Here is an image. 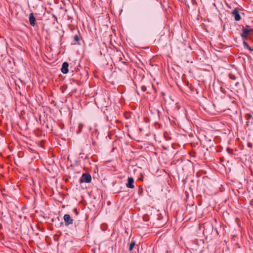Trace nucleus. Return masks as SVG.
<instances>
[{
  "mask_svg": "<svg viewBox=\"0 0 253 253\" xmlns=\"http://www.w3.org/2000/svg\"><path fill=\"white\" fill-rule=\"evenodd\" d=\"M91 181V176L88 173H83L80 179V182L81 183L85 182L89 183Z\"/></svg>",
  "mask_w": 253,
  "mask_h": 253,
  "instance_id": "f257e3e1",
  "label": "nucleus"
},
{
  "mask_svg": "<svg viewBox=\"0 0 253 253\" xmlns=\"http://www.w3.org/2000/svg\"><path fill=\"white\" fill-rule=\"evenodd\" d=\"M250 27L249 26H246V27H243L242 29V33L241 36L243 38H247L250 34L251 31H253L252 29H249Z\"/></svg>",
  "mask_w": 253,
  "mask_h": 253,
  "instance_id": "f03ea898",
  "label": "nucleus"
},
{
  "mask_svg": "<svg viewBox=\"0 0 253 253\" xmlns=\"http://www.w3.org/2000/svg\"><path fill=\"white\" fill-rule=\"evenodd\" d=\"M63 219L66 226H69L73 223V219L71 218L69 214H65L63 216Z\"/></svg>",
  "mask_w": 253,
  "mask_h": 253,
  "instance_id": "7ed1b4c3",
  "label": "nucleus"
},
{
  "mask_svg": "<svg viewBox=\"0 0 253 253\" xmlns=\"http://www.w3.org/2000/svg\"><path fill=\"white\" fill-rule=\"evenodd\" d=\"M117 59L118 60L124 64L126 63V60L125 59V56L122 52L117 51Z\"/></svg>",
  "mask_w": 253,
  "mask_h": 253,
  "instance_id": "20e7f679",
  "label": "nucleus"
},
{
  "mask_svg": "<svg viewBox=\"0 0 253 253\" xmlns=\"http://www.w3.org/2000/svg\"><path fill=\"white\" fill-rule=\"evenodd\" d=\"M232 14L234 16L235 21H238L241 19V16L237 8H235L233 10Z\"/></svg>",
  "mask_w": 253,
  "mask_h": 253,
  "instance_id": "39448f33",
  "label": "nucleus"
},
{
  "mask_svg": "<svg viewBox=\"0 0 253 253\" xmlns=\"http://www.w3.org/2000/svg\"><path fill=\"white\" fill-rule=\"evenodd\" d=\"M134 179L132 177H129L127 178V183L126 184V186L128 188L132 189L134 187Z\"/></svg>",
  "mask_w": 253,
  "mask_h": 253,
  "instance_id": "423d86ee",
  "label": "nucleus"
},
{
  "mask_svg": "<svg viewBox=\"0 0 253 253\" xmlns=\"http://www.w3.org/2000/svg\"><path fill=\"white\" fill-rule=\"evenodd\" d=\"M68 67H69V64L66 62H64L62 64V68L61 69V72L63 74H67L69 71Z\"/></svg>",
  "mask_w": 253,
  "mask_h": 253,
  "instance_id": "0eeeda50",
  "label": "nucleus"
},
{
  "mask_svg": "<svg viewBox=\"0 0 253 253\" xmlns=\"http://www.w3.org/2000/svg\"><path fill=\"white\" fill-rule=\"evenodd\" d=\"M29 22L32 26H34L36 24V18L33 13H31L29 15Z\"/></svg>",
  "mask_w": 253,
  "mask_h": 253,
  "instance_id": "6e6552de",
  "label": "nucleus"
},
{
  "mask_svg": "<svg viewBox=\"0 0 253 253\" xmlns=\"http://www.w3.org/2000/svg\"><path fill=\"white\" fill-rule=\"evenodd\" d=\"M252 115L251 114H247L246 115V119L247 120L246 126L247 127H250V120L252 119Z\"/></svg>",
  "mask_w": 253,
  "mask_h": 253,
  "instance_id": "1a4fd4ad",
  "label": "nucleus"
},
{
  "mask_svg": "<svg viewBox=\"0 0 253 253\" xmlns=\"http://www.w3.org/2000/svg\"><path fill=\"white\" fill-rule=\"evenodd\" d=\"M80 38H81V36H80V34H77L73 36L74 41L75 42L78 44H79Z\"/></svg>",
  "mask_w": 253,
  "mask_h": 253,
  "instance_id": "9d476101",
  "label": "nucleus"
},
{
  "mask_svg": "<svg viewBox=\"0 0 253 253\" xmlns=\"http://www.w3.org/2000/svg\"><path fill=\"white\" fill-rule=\"evenodd\" d=\"M135 241H132L130 243L128 249L129 252H131L133 250L134 247L135 246Z\"/></svg>",
  "mask_w": 253,
  "mask_h": 253,
  "instance_id": "9b49d317",
  "label": "nucleus"
},
{
  "mask_svg": "<svg viewBox=\"0 0 253 253\" xmlns=\"http://www.w3.org/2000/svg\"><path fill=\"white\" fill-rule=\"evenodd\" d=\"M243 45H244V46L245 48H247L248 49H249L250 51H253V49H252L250 46L248 44V43L246 42V41H244L243 42Z\"/></svg>",
  "mask_w": 253,
  "mask_h": 253,
  "instance_id": "f8f14e48",
  "label": "nucleus"
},
{
  "mask_svg": "<svg viewBox=\"0 0 253 253\" xmlns=\"http://www.w3.org/2000/svg\"><path fill=\"white\" fill-rule=\"evenodd\" d=\"M84 127L83 124L80 123L79 124V130L77 131V133H79L82 130L83 128Z\"/></svg>",
  "mask_w": 253,
  "mask_h": 253,
  "instance_id": "ddd939ff",
  "label": "nucleus"
},
{
  "mask_svg": "<svg viewBox=\"0 0 253 253\" xmlns=\"http://www.w3.org/2000/svg\"><path fill=\"white\" fill-rule=\"evenodd\" d=\"M228 76H229V78L232 80H235L236 79V76L232 73H230L229 74Z\"/></svg>",
  "mask_w": 253,
  "mask_h": 253,
  "instance_id": "4468645a",
  "label": "nucleus"
},
{
  "mask_svg": "<svg viewBox=\"0 0 253 253\" xmlns=\"http://www.w3.org/2000/svg\"><path fill=\"white\" fill-rule=\"evenodd\" d=\"M141 89L143 91H145L146 90V87L143 85L141 87Z\"/></svg>",
  "mask_w": 253,
  "mask_h": 253,
  "instance_id": "2eb2a0df",
  "label": "nucleus"
},
{
  "mask_svg": "<svg viewBox=\"0 0 253 253\" xmlns=\"http://www.w3.org/2000/svg\"><path fill=\"white\" fill-rule=\"evenodd\" d=\"M247 145L249 147H250V148H252L253 146L252 144L250 142L248 143Z\"/></svg>",
  "mask_w": 253,
  "mask_h": 253,
  "instance_id": "dca6fc26",
  "label": "nucleus"
},
{
  "mask_svg": "<svg viewBox=\"0 0 253 253\" xmlns=\"http://www.w3.org/2000/svg\"><path fill=\"white\" fill-rule=\"evenodd\" d=\"M73 211L76 212V214H78L79 212L76 208L74 209Z\"/></svg>",
  "mask_w": 253,
  "mask_h": 253,
  "instance_id": "f3484780",
  "label": "nucleus"
},
{
  "mask_svg": "<svg viewBox=\"0 0 253 253\" xmlns=\"http://www.w3.org/2000/svg\"><path fill=\"white\" fill-rule=\"evenodd\" d=\"M227 151H228V153H230V151H232V150L229 148H227Z\"/></svg>",
  "mask_w": 253,
  "mask_h": 253,
  "instance_id": "a211bd4d",
  "label": "nucleus"
},
{
  "mask_svg": "<svg viewBox=\"0 0 253 253\" xmlns=\"http://www.w3.org/2000/svg\"><path fill=\"white\" fill-rule=\"evenodd\" d=\"M252 120L253 121H252V125L253 126V117H252Z\"/></svg>",
  "mask_w": 253,
  "mask_h": 253,
  "instance_id": "6ab92c4d",
  "label": "nucleus"
},
{
  "mask_svg": "<svg viewBox=\"0 0 253 253\" xmlns=\"http://www.w3.org/2000/svg\"><path fill=\"white\" fill-rule=\"evenodd\" d=\"M250 126H252V121H251V122H250Z\"/></svg>",
  "mask_w": 253,
  "mask_h": 253,
  "instance_id": "aec40b11",
  "label": "nucleus"
},
{
  "mask_svg": "<svg viewBox=\"0 0 253 253\" xmlns=\"http://www.w3.org/2000/svg\"><path fill=\"white\" fill-rule=\"evenodd\" d=\"M2 228V226L1 224H0V228Z\"/></svg>",
  "mask_w": 253,
  "mask_h": 253,
  "instance_id": "412c9836",
  "label": "nucleus"
}]
</instances>
